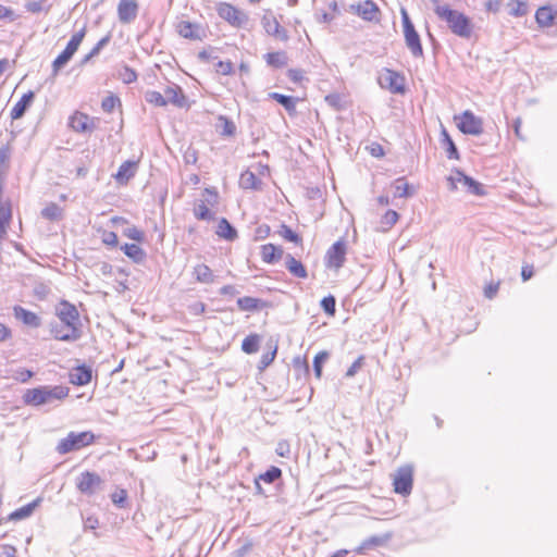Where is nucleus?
Returning <instances> with one entry per match:
<instances>
[{"label":"nucleus","mask_w":557,"mask_h":557,"mask_svg":"<svg viewBox=\"0 0 557 557\" xmlns=\"http://www.w3.org/2000/svg\"><path fill=\"white\" fill-rule=\"evenodd\" d=\"M435 13L442 21L446 22L454 35L465 39L471 37L473 24L462 12L453 10L448 5H436Z\"/></svg>","instance_id":"1"},{"label":"nucleus","mask_w":557,"mask_h":557,"mask_svg":"<svg viewBox=\"0 0 557 557\" xmlns=\"http://www.w3.org/2000/svg\"><path fill=\"white\" fill-rule=\"evenodd\" d=\"M69 387L62 385L39 386L27 389L23 396V400L26 405L35 407L51 405L66 398L69 396Z\"/></svg>","instance_id":"2"},{"label":"nucleus","mask_w":557,"mask_h":557,"mask_svg":"<svg viewBox=\"0 0 557 557\" xmlns=\"http://www.w3.org/2000/svg\"><path fill=\"white\" fill-rule=\"evenodd\" d=\"M403 27H404V37L406 41L407 48L410 50L411 54L416 58L423 57V49L420 41V36L417 33L414 25L412 24L408 12L406 9L400 10Z\"/></svg>","instance_id":"3"},{"label":"nucleus","mask_w":557,"mask_h":557,"mask_svg":"<svg viewBox=\"0 0 557 557\" xmlns=\"http://www.w3.org/2000/svg\"><path fill=\"white\" fill-rule=\"evenodd\" d=\"M95 440V435L91 432H81L75 433L71 432L69 435L64 438H62L58 446L57 450L59 454H67L73 450H78L85 446L90 445Z\"/></svg>","instance_id":"4"},{"label":"nucleus","mask_w":557,"mask_h":557,"mask_svg":"<svg viewBox=\"0 0 557 557\" xmlns=\"http://www.w3.org/2000/svg\"><path fill=\"white\" fill-rule=\"evenodd\" d=\"M219 16L230 23L232 26L240 27L248 22V15L227 2L216 4Z\"/></svg>","instance_id":"5"},{"label":"nucleus","mask_w":557,"mask_h":557,"mask_svg":"<svg viewBox=\"0 0 557 557\" xmlns=\"http://www.w3.org/2000/svg\"><path fill=\"white\" fill-rule=\"evenodd\" d=\"M413 469L406 465L398 468L393 474L394 491L401 495H409L412 490Z\"/></svg>","instance_id":"6"},{"label":"nucleus","mask_w":557,"mask_h":557,"mask_svg":"<svg viewBox=\"0 0 557 557\" xmlns=\"http://www.w3.org/2000/svg\"><path fill=\"white\" fill-rule=\"evenodd\" d=\"M448 183L450 185L451 190L457 188V184H461L463 187L467 188V191H469L472 195L481 196L484 194L482 185L479 182L474 181L472 177L467 176L460 170H456L453 172V174L448 177Z\"/></svg>","instance_id":"7"},{"label":"nucleus","mask_w":557,"mask_h":557,"mask_svg":"<svg viewBox=\"0 0 557 557\" xmlns=\"http://www.w3.org/2000/svg\"><path fill=\"white\" fill-rule=\"evenodd\" d=\"M405 79L395 71L384 69L379 76V84L381 87L388 89L393 94H404Z\"/></svg>","instance_id":"8"},{"label":"nucleus","mask_w":557,"mask_h":557,"mask_svg":"<svg viewBox=\"0 0 557 557\" xmlns=\"http://www.w3.org/2000/svg\"><path fill=\"white\" fill-rule=\"evenodd\" d=\"M457 125L463 134L480 135L483 132L482 120L475 116L471 111H465L459 117Z\"/></svg>","instance_id":"9"},{"label":"nucleus","mask_w":557,"mask_h":557,"mask_svg":"<svg viewBox=\"0 0 557 557\" xmlns=\"http://www.w3.org/2000/svg\"><path fill=\"white\" fill-rule=\"evenodd\" d=\"M102 484L101 478L95 473L85 471L76 479V487L83 494H94Z\"/></svg>","instance_id":"10"},{"label":"nucleus","mask_w":557,"mask_h":557,"mask_svg":"<svg viewBox=\"0 0 557 557\" xmlns=\"http://www.w3.org/2000/svg\"><path fill=\"white\" fill-rule=\"evenodd\" d=\"M57 315L63 324L67 326H77L79 321V313L76 307L69 301H61L57 306Z\"/></svg>","instance_id":"11"},{"label":"nucleus","mask_w":557,"mask_h":557,"mask_svg":"<svg viewBox=\"0 0 557 557\" xmlns=\"http://www.w3.org/2000/svg\"><path fill=\"white\" fill-rule=\"evenodd\" d=\"M50 332L53 338L63 342H75L82 336L78 326H67L66 324H51Z\"/></svg>","instance_id":"12"},{"label":"nucleus","mask_w":557,"mask_h":557,"mask_svg":"<svg viewBox=\"0 0 557 557\" xmlns=\"http://www.w3.org/2000/svg\"><path fill=\"white\" fill-rule=\"evenodd\" d=\"M349 11L352 13H356L357 15L362 17L364 21L373 22V21L379 20V17H377L379 8L371 0H366L362 3H358V4H350Z\"/></svg>","instance_id":"13"},{"label":"nucleus","mask_w":557,"mask_h":557,"mask_svg":"<svg viewBox=\"0 0 557 557\" xmlns=\"http://www.w3.org/2000/svg\"><path fill=\"white\" fill-rule=\"evenodd\" d=\"M346 244L343 240L336 242L326 252L327 267L339 269L345 262Z\"/></svg>","instance_id":"14"},{"label":"nucleus","mask_w":557,"mask_h":557,"mask_svg":"<svg viewBox=\"0 0 557 557\" xmlns=\"http://www.w3.org/2000/svg\"><path fill=\"white\" fill-rule=\"evenodd\" d=\"M392 539V533H385L380 535H372L364 541L355 549L357 554H366L369 550H374L379 547L385 546Z\"/></svg>","instance_id":"15"},{"label":"nucleus","mask_w":557,"mask_h":557,"mask_svg":"<svg viewBox=\"0 0 557 557\" xmlns=\"http://www.w3.org/2000/svg\"><path fill=\"white\" fill-rule=\"evenodd\" d=\"M138 13V5L135 0H121L117 5V15L121 23L133 22Z\"/></svg>","instance_id":"16"},{"label":"nucleus","mask_w":557,"mask_h":557,"mask_svg":"<svg viewBox=\"0 0 557 557\" xmlns=\"http://www.w3.org/2000/svg\"><path fill=\"white\" fill-rule=\"evenodd\" d=\"M262 25L268 35L274 36L282 41H286L288 39L287 32L281 27L275 16L264 15L262 18Z\"/></svg>","instance_id":"17"},{"label":"nucleus","mask_w":557,"mask_h":557,"mask_svg":"<svg viewBox=\"0 0 557 557\" xmlns=\"http://www.w3.org/2000/svg\"><path fill=\"white\" fill-rule=\"evenodd\" d=\"M164 97L168 103H172L178 108H183L187 104V99L183 94L182 88L176 84H171L164 89Z\"/></svg>","instance_id":"18"},{"label":"nucleus","mask_w":557,"mask_h":557,"mask_svg":"<svg viewBox=\"0 0 557 557\" xmlns=\"http://www.w3.org/2000/svg\"><path fill=\"white\" fill-rule=\"evenodd\" d=\"M91 380V370L88 367L79 366L74 368L70 373V382L74 385H86Z\"/></svg>","instance_id":"19"},{"label":"nucleus","mask_w":557,"mask_h":557,"mask_svg":"<svg viewBox=\"0 0 557 557\" xmlns=\"http://www.w3.org/2000/svg\"><path fill=\"white\" fill-rule=\"evenodd\" d=\"M14 317L32 327H39L41 324L40 318L36 313L20 306L14 307Z\"/></svg>","instance_id":"20"},{"label":"nucleus","mask_w":557,"mask_h":557,"mask_svg":"<svg viewBox=\"0 0 557 557\" xmlns=\"http://www.w3.org/2000/svg\"><path fill=\"white\" fill-rule=\"evenodd\" d=\"M136 171L137 162L128 160L121 164L114 177L117 181V183L126 184L136 174Z\"/></svg>","instance_id":"21"},{"label":"nucleus","mask_w":557,"mask_h":557,"mask_svg":"<svg viewBox=\"0 0 557 557\" xmlns=\"http://www.w3.org/2000/svg\"><path fill=\"white\" fill-rule=\"evenodd\" d=\"M70 126L75 132L79 133L90 132L92 129L89 116L82 112H76L71 116Z\"/></svg>","instance_id":"22"},{"label":"nucleus","mask_w":557,"mask_h":557,"mask_svg":"<svg viewBox=\"0 0 557 557\" xmlns=\"http://www.w3.org/2000/svg\"><path fill=\"white\" fill-rule=\"evenodd\" d=\"M34 100V92L28 91L22 96L20 101L15 103V106L11 110V119L12 120H18L21 119L24 113L26 112L27 108L30 106V103Z\"/></svg>","instance_id":"23"},{"label":"nucleus","mask_w":557,"mask_h":557,"mask_svg":"<svg viewBox=\"0 0 557 557\" xmlns=\"http://www.w3.org/2000/svg\"><path fill=\"white\" fill-rule=\"evenodd\" d=\"M285 265L287 270L296 277L306 278L308 276L304 264L289 253L285 257Z\"/></svg>","instance_id":"24"},{"label":"nucleus","mask_w":557,"mask_h":557,"mask_svg":"<svg viewBox=\"0 0 557 557\" xmlns=\"http://www.w3.org/2000/svg\"><path fill=\"white\" fill-rule=\"evenodd\" d=\"M535 20L541 27H549L555 20L553 9L550 7L539 8L535 13Z\"/></svg>","instance_id":"25"},{"label":"nucleus","mask_w":557,"mask_h":557,"mask_svg":"<svg viewBox=\"0 0 557 557\" xmlns=\"http://www.w3.org/2000/svg\"><path fill=\"white\" fill-rule=\"evenodd\" d=\"M282 255H283V250L275 247L272 244H267V245L262 246L261 257H262V260L267 263H273V262L277 261L278 259H281Z\"/></svg>","instance_id":"26"},{"label":"nucleus","mask_w":557,"mask_h":557,"mask_svg":"<svg viewBox=\"0 0 557 557\" xmlns=\"http://www.w3.org/2000/svg\"><path fill=\"white\" fill-rule=\"evenodd\" d=\"M121 249L136 263L143 262L146 258L145 251L137 244H125Z\"/></svg>","instance_id":"27"},{"label":"nucleus","mask_w":557,"mask_h":557,"mask_svg":"<svg viewBox=\"0 0 557 557\" xmlns=\"http://www.w3.org/2000/svg\"><path fill=\"white\" fill-rule=\"evenodd\" d=\"M239 185L246 189H259L261 186V181L256 176L253 172L247 170L240 174Z\"/></svg>","instance_id":"28"},{"label":"nucleus","mask_w":557,"mask_h":557,"mask_svg":"<svg viewBox=\"0 0 557 557\" xmlns=\"http://www.w3.org/2000/svg\"><path fill=\"white\" fill-rule=\"evenodd\" d=\"M178 34L188 39H200V28L190 22H181L178 24Z\"/></svg>","instance_id":"29"},{"label":"nucleus","mask_w":557,"mask_h":557,"mask_svg":"<svg viewBox=\"0 0 557 557\" xmlns=\"http://www.w3.org/2000/svg\"><path fill=\"white\" fill-rule=\"evenodd\" d=\"M216 234L227 240H234L237 237V231L224 218L218 224Z\"/></svg>","instance_id":"30"},{"label":"nucleus","mask_w":557,"mask_h":557,"mask_svg":"<svg viewBox=\"0 0 557 557\" xmlns=\"http://www.w3.org/2000/svg\"><path fill=\"white\" fill-rule=\"evenodd\" d=\"M39 503H40V498H37L34 502L27 504L26 506L18 508L17 510L13 511L10 515V519L11 520H22V519L29 517L33 513V511L35 510V508L39 505Z\"/></svg>","instance_id":"31"},{"label":"nucleus","mask_w":557,"mask_h":557,"mask_svg":"<svg viewBox=\"0 0 557 557\" xmlns=\"http://www.w3.org/2000/svg\"><path fill=\"white\" fill-rule=\"evenodd\" d=\"M265 61L270 66L284 67L287 64V55L283 51L270 52L265 55Z\"/></svg>","instance_id":"32"},{"label":"nucleus","mask_w":557,"mask_h":557,"mask_svg":"<svg viewBox=\"0 0 557 557\" xmlns=\"http://www.w3.org/2000/svg\"><path fill=\"white\" fill-rule=\"evenodd\" d=\"M194 273L196 275L197 281L201 283H212L213 282V274L211 269L206 264H198L195 267Z\"/></svg>","instance_id":"33"},{"label":"nucleus","mask_w":557,"mask_h":557,"mask_svg":"<svg viewBox=\"0 0 557 557\" xmlns=\"http://www.w3.org/2000/svg\"><path fill=\"white\" fill-rule=\"evenodd\" d=\"M270 97L282 104L288 112L295 111L296 100L290 96H285L278 92H271Z\"/></svg>","instance_id":"34"},{"label":"nucleus","mask_w":557,"mask_h":557,"mask_svg":"<svg viewBox=\"0 0 557 557\" xmlns=\"http://www.w3.org/2000/svg\"><path fill=\"white\" fill-rule=\"evenodd\" d=\"M74 54L64 49L52 63V75L55 77L59 71L72 59Z\"/></svg>","instance_id":"35"},{"label":"nucleus","mask_w":557,"mask_h":557,"mask_svg":"<svg viewBox=\"0 0 557 557\" xmlns=\"http://www.w3.org/2000/svg\"><path fill=\"white\" fill-rule=\"evenodd\" d=\"M41 215L50 221H59L62 218V209L55 203H50L42 209Z\"/></svg>","instance_id":"36"},{"label":"nucleus","mask_w":557,"mask_h":557,"mask_svg":"<svg viewBox=\"0 0 557 557\" xmlns=\"http://www.w3.org/2000/svg\"><path fill=\"white\" fill-rule=\"evenodd\" d=\"M145 99L147 102L154 104L157 107H164L168 104V100L164 97V92L161 94L156 90H148L145 94Z\"/></svg>","instance_id":"37"},{"label":"nucleus","mask_w":557,"mask_h":557,"mask_svg":"<svg viewBox=\"0 0 557 557\" xmlns=\"http://www.w3.org/2000/svg\"><path fill=\"white\" fill-rule=\"evenodd\" d=\"M11 158V146L7 144L0 147V176L3 175L9 169V161Z\"/></svg>","instance_id":"38"},{"label":"nucleus","mask_w":557,"mask_h":557,"mask_svg":"<svg viewBox=\"0 0 557 557\" xmlns=\"http://www.w3.org/2000/svg\"><path fill=\"white\" fill-rule=\"evenodd\" d=\"M259 348V336L258 335H249L242 343V349L246 354H253L258 351Z\"/></svg>","instance_id":"39"},{"label":"nucleus","mask_w":557,"mask_h":557,"mask_svg":"<svg viewBox=\"0 0 557 557\" xmlns=\"http://www.w3.org/2000/svg\"><path fill=\"white\" fill-rule=\"evenodd\" d=\"M85 34H86V29L85 28H83L79 32H77L76 34H74L72 36V38L70 39V41L67 42L65 49L69 52H71L72 54H74L77 51L79 45L82 44V41H83V39L85 37Z\"/></svg>","instance_id":"40"},{"label":"nucleus","mask_w":557,"mask_h":557,"mask_svg":"<svg viewBox=\"0 0 557 557\" xmlns=\"http://www.w3.org/2000/svg\"><path fill=\"white\" fill-rule=\"evenodd\" d=\"M510 8L509 13L513 16H523L528 13V5L520 0H510L508 3Z\"/></svg>","instance_id":"41"},{"label":"nucleus","mask_w":557,"mask_h":557,"mask_svg":"<svg viewBox=\"0 0 557 557\" xmlns=\"http://www.w3.org/2000/svg\"><path fill=\"white\" fill-rule=\"evenodd\" d=\"M259 301L260 300L257 298L246 296V297L238 298L237 305L240 310L252 311V310L258 309Z\"/></svg>","instance_id":"42"},{"label":"nucleus","mask_w":557,"mask_h":557,"mask_svg":"<svg viewBox=\"0 0 557 557\" xmlns=\"http://www.w3.org/2000/svg\"><path fill=\"white\" fill-rule=\"evenodd\" d=\"M393 187L395 197L406 198L410 196L409 185L404 182V178L396 180Z\"/></svg>","instance_id":"43"},{"label":"nucleus","mask_w":557,"mask_h":557,"mask_svg":"<svg viewBox=\"0 0 557 557\" xmlns=\"http://www.w3.org/2000/svg\"><path fill=\"white\" fill-rule=\"evenodd\" d=\"M329 354L326 351H320L315 355L313 360L314 374L318 379L322 375V366L327 360Z\"/></svg>","instance_id":"44"},{"label":"nucleus","mask_w":557,"mask_h":557,"mask_svg":"<svg viewBox=\"0 0 557 557\" xmlns=\"http://www.w3.org/2000/svg\"><path fill=\"white\" fill-rule=\"evenodd\" d=\"M282 474V471L277 467H271L269 470L263 473L260 479L267 483H273L277 480Z\"/></svg>","instance_id":"45"},{"label":"nucleus","mask_w":557,"mask_h":557,"mask_svg":"<svg viewBox=\"0 0 557 557\" xmlns=\"http://www.w3.org/2000/svg\"><path fill=\"white\" fill-rule=\"evenodd\" d=\"M398 221V213L394 210H388L381 220L382 225L386 228L392 227Z\"/></svg>","instance_id":"46"},{"label":"nucleus","mask_w":557,"mask_h":557,"mask_svg":"<svg viewBox=\"0 0 557 557\" xmlns=\"http://www.w3.org/2000/svg\"><path fill=\"white\" fill-rule=\"evenodd\" d=\"M120 102V99L113 95L106 97L101 102V108L104 112H112L115 106Z\"/></svg>","instance_id":"47"},{"label":"nucleus","mask_w":557,"mask_h":557,"mask_svg":"<svg viewBox=\"0 0 557 557\" xmlns=\"http://www.w3.org/2000/svg\"><path fill=\"white\" fill-rule=\"evenodd\" d=\"M335 305H336V300L333 296H327V297H324L322 300H321V307L323 308V310L327 313V314H331V315H334L335 313Z\"/></svg>","instance_id":"48"},{"label":"nucleus","mask_w":557,"mask_h":557,"mask_svg":"<svg viewBox=\"0 0 557 557\" xmlns=\"http://www.w3.org/2000/svg\"><path fill=\"white\" fill-rule=\"evenodd\" d=\"M280 235L285 238L286 240L288 242H292V243H299L300 242V237L294 232L292 231L288 226L286 225H282L281 227V231H280Z\"/></svg>","instance_id":"49"},{"label":"nucleus","mask_w":557,"mask_h":557,"mask_svg":"<svg viewBox=\"0 0 557 557\" xmlns=\"http://www.w3.org/2000/svg\"><path fill=\"white\" fill-rule=\"evenodd\" d=\"M34 375V373L30 371V370H27V369H17L14 371L12 377L16 381H20L22 383H25L27 382L32 376Z\"/></svg>","instance_id":"50"},{"label":"nucleus","mask_w":557,"mask_h":557,"mask_svg":"<svg viewBox=\"0 0 557 557\" xmlns=\"http://www.w3.org/2000/svg\"><path fill=\"white\" fill-rule=\"evenodd\" d=\"M124 235L136 242H141L144 239V233L136 226L125 228Z\"/></svg>","instance_id":"51"},{"label":"nucleus","mask_w":557,"mask_h":557,"mask_svg":"<svg viewBox=\"0 0 557 557\" xmlns=\"http://www.w3.org/2000/svg\"><path fill=\"white\" fill-rule=\"evenodd\" d=\"M120 76L125 84H131L137 79L136 72L128 66H124L123 71L120 73Z\"/></svg>","instance_id":"52"},{"label":"nucleus","mask_w":557,"mask_h":557,"mask_svg":"<svg viewBox=\"0 0 557 557\" xmlns=\"http://www.w3.org/2000/svg\"><path fill=\"white\" fill-rule=\"evenodd\" d=\"M127 498V493L125 490H120L111 495V499L114 505L119 507H123Z\"/></svg>","instance_id":"53"},{"label":"nucleus","mask_w":557,"mask_h":557,"mask_svg":"<svg viewBox=\"0 0 557 557\" xmlns=\"http://www.w3.org/2000/svg\"><path fill=\"white\" fill-rule=\"evenodd\" d=\"M215 71L222 75H228L233 71V64L230 61H219L215 65Z\"/></svg>","instance_id":"54"},{"label":"nucleus","mask_w":557,"mask_h":557,"mask_svg":"<svg viewBox=\"0 0 557 557\" xmlns=\"http://www.w3.org/2000/svg\"><path fill=\"white\" fill-rule=\"evenodd\" d=\"M364 363V357L360 356L347 370L346 376L352 377L362 368Z\"/></svg>","instance_id":"55"},{"label":"nucleus","mask_w":557,"mask_h":557,"mask_svg":"<svg viewBox=\"0 0 557 557\" xmlns=\"http://www.w3.org/2000/svg\"><path fill=\"white\" fill-rule=\"evenodd\" d=\"M195 215L199 220H207L210 218V210L205 203H200L195 208Z\"/></svg>","instance_id":"56"},{"label":"nucleus","mask_w":557,"mask_h":557,"mask_svg":"<svg viewBox=\"0 0 557 557\" xmlns=\"http://www.w3.org/2000/svg\"><path fill=\"white\" fill-rule=\"evenodd\" d=\"M102 242L109 246L117 245V235L114 232H106L102 237Z\"/></svg>","instance_id":"57"},{"label":"nucleus","mask_w":557,"mask_h":557,"mask_svg":"<svg viewBox=\"0 0 557 557\" xmlns=\"http://www.w3.org/2000/svg\"><path fill=\"white\" fill-rule=\"evenodd\" d=\"M446 135V140H447V144H448V148H447V156L449 159H458V151H457V148L454 144V141L449 138V136L447 134Z\"/></svg>","instance_id":"58"},{"label":"nucleus","mask_w":557,"mask_h":557,"mask_svg":"<svg viewBox=\"0 0 557 557\" xmlns=\"http://www.w3.org/2000/svg\"><path fill=\"white\" fill-rule=\"evenodd\" d=\"M109 40H110V36H106L102 39H100L97 42V45L89 52L90 55L96 57L101 51V49L109 42Z\"/></svg>","instance_id":"59"},{"label":"nucleus","mask_w":557,"mask_h":557,"mask_svg":"<svg viewBox=\"0 0 557 557\" xmlns=\"http://www.w3.org/2000/svg\"><path fill=\"white\" fill-rule=\"evenodd\" d=\"M109 40H110V36H106L102 39H100L97 42V45L89 52L90 55L96 57L101 51V49L109 42Z\"/></svg>","instance_id":"60"},{"label":"nucleus","mask_w":557,"mask_h":557,"mask_svg":"<svg viewBox=\"0 0 557 557\" xmlns=\"http://www.w3.org/2000/svg\"><path fill=\"white\" fill-rule=\"evenodd\" d=\"M109 40H110V36H106L102 39H100L97 42V45L89 52L90 55L96 57L101 51V49L109 42Z\"/></svg>","instance_id":"61"},{"label":"nucleus","mask_w":557,"mask_h":557,"mask_svg":"<svg viewBox=\"0 0 557 557\" xmlns=\"http://www.w3.org/2000/svg\"><path fill=\"white\" fill-rule=\"evenodd\" d=\"M275 355H276V348H274V350L272 352L263 355L260 360L261 368H267L268 366H270L271 362L274 360Z\"/></svg>","instance_id":"62"},{"label":"nucleus","mask_w":557,"mask_h":557,"mask_svg":"<svg viewBox=\"0 0 557 557\" xmlns=\"http://www.w3.org/2000/svg\"><path fill=\"white\" fill-rule=\"evenodd\" d=\"M26 9L29 12L38 13L44 10V2L42 1H32L26 4Z\"/></svg>","instance_id":"63"},{"label":"nucleus","mask_w":557,"mask_h":557,"mask_svg":"<svg viewBox=\"0 0 557 557\" xmlns=\"http://www.w3.org/2000/svg\"><path fill=\"white\" fill-rule=\"evenodd\" d=\"M0 550L4 557H15L16 555V548L11 545H2Z\"/></svg>","instance_id":"64"}]
</instances>
